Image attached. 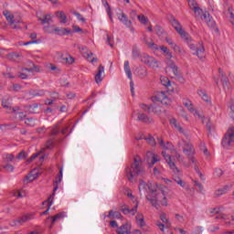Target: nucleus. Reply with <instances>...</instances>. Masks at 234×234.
<instances>
[{"label": "nucleus", "mask_w": 234, "mask_h": 234, "mask_svg": "<svg viewBox=\"0 0 234 234\" xmlns=\"http://www.w3.org/2000/svg\"><path fill=\"white\" fill-rule=\"evenodd\" d=\"M139 193L140 195H145L146 193H150L146 196V198L147 201L150 202V204L153 206V207H155V209H158L160 207V204L165 206V207H167L168 206L165 192H158L156 185L153 183H146L145 181H144V179H140Z\"/></svg>", "instance_id": "f257e3e1"}, {"label": "nucleus", "mask_w": 234, "mask_h": 234, "mask_svg": "<svg viewBox=\"0 0 234 234\" xmlns=\"http://www.w3.org/2000/svg\"><path fill=\"white\" fill-rule=\"evenodd\" d=\"M177 145L178 147H182L183 153L186 154L188 162H190V164H193L196 173H197L201 180H204V175H202V172H200V169L198 168V165H197L198 164V161L197 160V158H195V146H193L191 142L185 139L180 140L177 143Z\"/></svg>", "instance_id": "f03ea898"}, {"label": "nucleus", "mask_w": 234, "mask_h": 234, "mask_svg": "<svg viewBox=\"0 0 234 234\" xmlns=\"http://www.w3.org/2000/svg\"><path fill=\"white\" fill-rule=\"evenodd\" d=\"M125 173L130 182H133V180H134V176L142 175V173H144V169H142V158L136 155L133 158V164L132 165V166L130 168L126 167Z\"/></svg>", "instance_id": "7ed1b4c3"}, {"label": "nucleus", "mask_w": 234, "mask_h": 234, "mask_svg": "<svg viewBox=\"0 0 234 234\" xmlns=\"http://www.w3.org/2000/svg\"><path fill=\"white\" fill-rule=\"evenodd\" d=\"M173 92V90H166L165 91H158L154 97H152V101L156 103H162V105H169L171 103V99H169V94Z\"/></svg>", "instance_id": "20e7f679"}, {"label": "nucleus", "mask_w": 234, "mask_h": 234, "mask_svg": "<svg viewBox=\"0 0 234 234\" xmlns=\"http://www.w3.org/2000/svg\"><path fill=\"white\" fill-rule=\"evenodd\" d=\"M172 27H173V28H175L176 32H177V34H179V36L182 37V39L186 41V43H189V41H191V36H189V33H187V32H186V30H184V28L182 27V25L180 24V22H178V20L174 18L172 20Z\"/></svg>", "instance_id": "39448f33"}, {"label": "nucleus", "mask_w": 234, "mask_h": 234, "mask_svg": "<svg viewBox=\"0 0 234 234\" xmlns=\"http://www.w3.org/2000/svg\"><path fill=\"white\" fill-rule=\"evenodd\" d=\"M234 144V127H230L222 139L221 145L224 149H229Z\"/></svg>", "instance_id": "423d86ee"}, {"label": "nucleus", "mask_w": 234, "mask_h": 234, "mask_svg": "<svg viewBox=\"0 0 234 234\" xmlns=\"http://www.w3.org/2000/svg\"><path fill=\"white\" fill-rule=\"evenodd\" d=\"M140 59L142 63L147 65V67H150V69H158V67H160V62L149 55H141Z\"/></svg>", "instance_id": "0eeeda50"}, {"label": "nucleus", "mask_w": 234, "mask_h": 234, "mask_svg": "<svg viewBox=\"0 0 234 234\" xmlns=\"http://www.w3.org/2000/svg\"><path fill=\"white\" fill-rule=\"evenodd\" d=\"M190 50L195 51L193 53L194 56H197L199 59H204L206 58V48L202 43H198L197 45L190 44L189 45Z\"/></svg>", "instance_id": "6e6552de"}, {"label": "nucleus", "mask_w": 234, "mask_h": 234, "mask_svg": "<svg viewBox=\"0 0 234 234\" xmlns=\"http://www.w3.org/2000/svg\"><path fill=\"white\" fill-rule=\"evenodd\" d=\"M160 220H157L155 222V225L157 226V228H159L160 231H162V233H164V231H165V228L169 229L171 228V222L169 221V218H167V215L164 212H162L159 215ZM163 222V223H162Z\"/></svg>", "instance_id": "1a4fd4ad"}, {"label": "nucleus", "mask_w": 234, "mask_h": 234, "mask_svg": "<svg viewBox=\"0 0 234 234\" xmlns=\"http://www.w3.org/2000/svg\"><path fill=\"white\" fill-rule=\"evenodd\" d=\"M162 154L165 160V162L167 163V165H169L170 169H172V171L174 173H176V175H179L180 174V170L178 169V167H176V165L175 164V162H173V160L171 159V155L167 154V153L165 151L162 152Z\"/></svg>", "instance_id": "9d476101"}, {"label": "nucleus", "mask_w": 234, "mask_h": 234, "mask_svg": "<svg viewBox=\"0 0 234 234\" xmlns=\"http://www.w3.org/2000/svg\"><path fill=\"white\" fill-rule=\"evenodd\" d=\"M183 105H185V107H186V109L189 111V112L194 114V116H197V118H202V115H200V113H198V111L195 110V108L193 107V102H191V101H189L187 99H184Z\"/></svg>", "instance_id": "9b49d317"}, {"label": "nucleus", "mask_w": 234, "mask_h": 234, "mask_svg": "<svg viewBox=\"0 0 234 234\" xmlns=\"http://www.w3.org/2000/svg\"><path fill=\"white\" fill-rule=\"evenodd\" d=\"M61 180H63V167L59 168V173L55 177V180L53 182V193H56L57 189H59V184H61Z\"/></svg>", "instance_id": "f8f14e48"}, {"label": "nucleus", "mask_w": 234, "mask_h": 234, "mask_svg": "<svg viewBox=\"0 0 234 234\" xmlns=\"http://www.w3.org/2000/svg\"><path fill=\"white\" fill-rule=\"evenodd\" d=\"M146 162L149 165V167H153V165L158 162V155L153 152L146 153Z\"/></svg>", "instance_id": "ddd939ff"}, {"label": "nucleus", "mask_w": 234, "mask_h": 234, "mask_svg": "<svg viewBox=\"0 0 234 234\" xmlns=\"http://www.w3.org/2000/svg\"><path fill=\"white\" fill-rule=\"evenodd\" d=\"M65 217H67V213L65 212L58 213L53 217H48V220H51V225L49 226V229H52V228H54V224H56L58 220H61V218H65Z\"/></svg>", "instance_id": "4468645a"}, {"label": "nucleus", "mask_w": 234, "mask_h": 234, "mask_svg": "<svg viewBox=\"0 0 234 234\" xmlns=\"http://www.w3.org/2000/svg\"><path fill=\"white\" fill-rule=\"evenodd\" d=\"M218 74L219 78H221V83L222 87L224 89H229V80H228V77H226V73H224V70L222 69H218Z\"/></svg>", "instance_id": "2eb2a0df"}, {"label": "nucleus", "mask_w": 234, "mask_h": 234, "mask_svg": "<svg viewBox=\"0 0 234 234\" xmlns=\"http://www.w3.org/2000/svg\"><path fill=\"white\" fill-rule=\"evenodd\" d=\"M121 211L123 213V215H136V212L138 211V203H136L135 207L132 209H130L129 207L123 205L121 207Z\"/></svg>", "instance_id": "dca6fc26"}, {"label": "nucleus", "mask_w": 234, "mask_h": 234, "mask_svg": "<svg viewBox=\"0 0 234 234\" xmlns=\"http://www.w3.org/2000/svg\"><path fill=\"white\" fill-rule=\"evenodd\" d=\"M137 120L143 123H146L147 125L154 122V120H153L152 117L147 116L145 113H139Z\"/></svg>", "instance_id": "f3484780"}, {"label": "nucleus", "mask_w": 234, "mask_h": 234, "mask_svg": "<svg viewBox=\"0 0 234 234\" xmlns=\"http://www.w3.org/2000/svg\"><path fill=\"white\" fill-rule=\"evenodd\" d=\"M118 19L119 21H121V23H122V25H124L125 27H128V28H131V25H133V22L129 20L125 13L118 14Z\"/></svg>", "instance_id": "a211bd4d"}, {"label": "nucleus", "mask_w": 234, "mask_h": 234, "mask_svg": "<svg viewBox=\"0 0 234 234\" xmlns=\"http://www.w3.org/2000/svg\"><path fill=\"white\" fill-rule=\"evenodd\" d=\"M201 19L207 23V27H215V20L211 17L209 13L206 12L201 16Z\"/></svg>", "instance_id": "6ab92c4d"}, {"label": "nucleus", "mask_w": 234, "mask_h": 234, "mask_svg": "<svg viewBox=\"0 0 234 234\" xmlns=\"http://www.w3.org/2000/svg\"><path fill=\"white\" fill-rule=\"evenodd\" d=\"M54 197H56V193H52V195L49 196L47 201L43 202V206L46 204L48 205V209L41 213V215H48V211L50 209V206L54 204Z\"/></svg>", "instance_id": "aec40b11"}, {"label": "nucleus", "mask_w": 234, "mask_h": 234, "mask_svg": "<svg viewBox=\"0 0 234 234\" xmlns=\"http://www.w3.org/2000/svg\"><path fill=\"white\" fill-rule=\"evenodd\" d=\"M105 72V68L103 65H100L98 68V73L95 75V81L96 83H101L103 81V78H101V74Z\"/></svg>", "instance_id": "412c9836"}, {"label": "nucleus", "mask_w": 234, "mask_h": 234, "mask_svg": "<svg viewBox=\"0 0 234 234\" xmlns=\"http://www.w3.org/2000/svg\"><path fill=\"white\" fill-rule=\"evenodd\" d=\"M28 220H34V214L24 215L18 218L19 226H23L25 222H28Z\"/></svg>", "instance_id": "4be33fe9"}, {"label": "nucleus", "mask_w": 234, "mask_h": 234, "mask_svg": "<svg viewBox=\"0 0 234 234\" xmlns=\"http://www.w3.org/2000/svg\"><path fill=\"white\" fill-rule=\"evenodd\" d=\"M135 221L137 226H139V228H144L145 227V218H144V214H137L135 216Z\"/></svg>", "instance_id": "5701e85b"}, {"label": "nucleus", "mask_w": 234, "mask_h": 234, "mask_svg": "<svg viewBox=\"0 0 234 234\" xmlns=\"http://www.w3.org/2000/svg\"><path fill=\"white\" fill-rule=\"evenodd\" d=\"M105 218H110L111 220H113V218L120 219L122 218V213H120L119 211L110 210Z\"/></svg>", "instance_id": "b1692460"}, {"label": "nucleus", "mask_w": 234, "mask_h": 234, "mask_svg": "<svg viewBox=\"0 0 234 234\" xmlns=\"http://www.w3.org/2000/svg\"><path fill=\"white\" fill-rule=\"evenodd\" d=\"M12 112H14V114H16L19 120H25V118H27V114L21 112L19 107L12 108Z\"/></svg>", "instance_id": "393cba45"}, {"label": "nucleus", "mask_w": 234, "mask_h": 234, "mask_svg": "<svg viewBox=\"0 0 234 234\" xmlns=\"http://www.w3.org/2000/svg\"><path fill=\"white\" fill-rule=\"evenodd\" d=\"M102 5L104 6V8H106V12H107V15L110 18V21L112 23H113V20H112V11L111 10V5H109V2H107V0H102Z\"/></svg>", "instance_id": "a878e982"}, {"label": "nucleus", "mask_w": 234, "mask_h": 234, "mask_svg": "<svg viewBox=\"0 0 234 234\" xmlns=\"http://www.w3.org/2000/svg\"><path fill=\"white\" fill-rule=\"evenodd\" d=\"M197 94L201 97L203 101H206L207 103L211 102V98H209V95H207V93H206V90H198Z\"/></svg>", "instance_id": "bb28decb"}, {"label": "nucleus", "mask_w": 234, "mask_h": 234, "mask_svg": "<svg viewBox=\"0 0 234 234\" xmlns=\"http://www.w3.org/2000/svg\"><path fill=\"white\" fill-rule=\"evenodd\" d=\"M129 233H131V229H129L128 224H123L117 229V234H129Z\"/></svg>", "instance_id": "cd10ccee"}, {"label": "nucleus", "mask_w": 234, "mask_h": 234, "mask_svg": "<svg viewBox=\"0 0 234 234\" xmlns=\"http://www.w3.org/2000/svg\"><path fill=\"white\" fill-rule=\"evenodd\" d=\"M124 71L129 80H133V72L131 71V66L129 65V60L124 61Z\"/></svg>", "instance_id": "c85d7f7f"}, {"label": "nucleus", "mask_w": 234, "mask_h": 234, "mask_svg": "<svg viewBox=\"0 0 234 234\" xmlns=\"http://www.w3.org/2000/svg\"><path fill=\"white\" fill-rule=\"evenodd\" d=\"M41 25H50L52 23V16L50 15H46L43 17H38Z\"/></svg>", "instance_id": "c756f323"}, {"label": "nucleus", "mask_w": 234, "mask_h": 234, "mask_svg": "<svg viewBox=\"0 0 234 234\" xmlns=\"http://www.w3.org/2000/svg\"><path fill=\"white\" fill-rule=\"evenodd\" d=\"M3 15L5 16L7 23H9V25H14V15H12V13H10V11L5 10L3 12Z\"/></svg>", "instance_id": "7c9ffc66"}, {"label": "nucleus", "mask_w": 234, "mask_h": 234, "mask_svg": "<svg viewBox=\"0 0 234 234\" xmlns=\"http://www.w3.org/2000/svg\"><path fill=\"white\" fill-rule=\"evenodd\" d=\"M37 96H45V90H39L38 92H35V91H29L27 93V98L29 100H31V98H36Z\"/></svg>", "instance_id": "2f4dec72"}, {"label": "nucleus", "mask_w": 234, "mask_h": 234, "mask_svg": "<svg viewBox=\"0 0 234 234\" xmlns=\"http://www.w3.org/2000/svg\"><path fill=\"white\" fill-rule=\"evenodd\" d=\"M57 17H58V19H60V23H67V16L65 15V13L63 11H58L56 13Z\"/></svg>", "instance_id": "473e14b6"}, {"label": "nucleus", "mask_w": 234, "mask_h": 234, "mask_svg": "<svg viewBox=\"0 0 234 234\" xmlns=\"http://www.w3.org/2000/svg\"><path fill=\"white\" fill-rule=\"evenodd\" d=\"M160 81L164 87H171V80H169V78L161 76Z\"/></svg>", "instance_id": "72a5a7b5"}, {"label": "nucleus", "mask_w": 234, "mask_h": 234, "mask_svg": "<svg viewBox=\"0 0 234 234\" xmlns=\"http://www.w3.org/2000/svg\"><path fill=\"white\" fill-rule=\"evenodd\" d=\"M163 109L160 105L154 104L152 105L151 112H154V114H162Z\"/></svg>", "instance_id": "f704fd0d"}, {"label": "nucleus", "mask_w": 234, "mask_h": 234, "mask_svg": "<svg viewBox=\"0 0 234 234\" xmlns=\"http://www.w3.org/2000/svg\"><path fill=\"white\" fill-rule=\"evenodd\" d=\"M162 50V52H164V54H165V56H167V58H173V54L171 53V51L169 50V48H167V47L165 46H161L158 48V50Z\"/></svg>", "instance_id": "c9c22d12"}, {"label": "nucleus", "mask_w": 234, "mask_h": 234, "mask_svg": "<svg viewBox=\"0 0 234 234\" xmlns=\"http://www.w3.org/2000/svg\"><path fill=\"white\" fill-rule=\"evenodd\" d=\"M170 47H171L172 50L177 52V54L184 53V49H182V48H180V46L176 45V43H175V42Z\"/></svg>", "instance_id": "e433bc0d"}, {"label": "nucleus", "mask_w": 234, "mask_h": 234, "mask_svg": "<svg viewBox=\"0 0 234 234\" xmlns=\"http://www.w3.org/2000/svg\"><path fill=\"white\" fill-rule=\"evenodd\" d=\"M25 123L27 125V127H36V119L27 118L26 119Z\"/></svg>", "instance_id": "4c0bfd02"}, {"label": "nucleus", "mask_w": 234, "mask_h": 234, "mask_svg": "<svg viewBox=\"0 0 234 234\" xmlns=\"http://www.w3.org/2000/svg\"><path fill=\"white\" fill-rule=\"evenodd\" d=\"M168 67L172 69V72L175 76H178V67H176V64H175V62H170L168 64Z\"/></svg>", "instance_id": "58836bf2"}, {"label": "nucleus", "mask_w": 234, "mask_h": 234, "mask_svg": "<svg viewBox=\"0 0 234 234\" xmlns=\"http://www.w3.org/2000/svg\"><path fill=\"white\" fill-rule=\"evenodd\" d=\"M147 69L146 68H140L138 69V77L139 78H145L147 76Z\"/></svg>", "instance_id": "ea45409f"}, {"label": "nucleus", "mask_w": 234, "mask_h": 234, "mask_svg": "<svg viewBox=\"0 0 234 234\" xmlns=\"http://www.w3.org/2000/svg\"><path fill=\"white\" fill-rule=\"evenodd\" d=\"M154 30H155V34H156V36H158V37H162V36H164V28H162V27L155 26Z\"/></svg>", "instance_id": "a19ab883"}, {"label": "nucleus", "mask_w": 234, "mask_h": 234, "mask_svg": "<svg viewBox=\"0 0 234 234\" xmlns=\"http://www.w3.org/2000/svg\"><path fill=\"white\" fill-rule=\"evenodd\" d=\"M192 10H193L196 17H200L202 16V14H203L202 9H200V7H198V5L194 7Z\"/></svg>", "instance_id": "79ce46f5"}, {"label": "nucleus", "mask_w": 234, "mask_h": 234, "mask_svg": "<svg viewBox=\"0 0 234 234\" xmlns=\"http://www.w3.org/2000/svg\"><path fill=\"white\" fill-rule=\"evenodd\" d=\"M54 147V139H49L46 142L44 149H52Z\"/></svg>", "instance_id": "37998d69"}, {"label": "nucleus", "mask_w": 234, "mask_h": 234, "mask_svg": "<svg viewBox=\"0 0 234 234\" xmlns=\"http://www.w3.org/2000/svg\"><path fill=\"white\" fill-rule=\"evenodd\" d=\"M226 188H219L218 190L215 191L214 195L215 197H222V195H226Z\"/></svg>", "instance_id": "c03bdc74"}, {"label": "nucleus", "mask_w": 234, "mask_h": 234, "mask_svg": "<svg viewBox=\"0 0 234 234\" xmlns=\"http://www.w3.org/2000/svg\"><path fill=\"white\" fill-rule=\"evenodd\" d=\"M2 106H3L5 109H10V110H12V107H10V99H7V100L3 99V101H2Z\"/></svg>", "instance_id": "a18cd8bd"}, {"label": "nucleus", "mask_w": 234, "mask_h": 234, "mask_svg": "<svg viewBox=\"0 0 234 234\" xmlns=\"http://www.w3.org/2000/svg\"><path fill=\"white\" fill-rule=\"evenodd\" d=\"M224 175V171H222V169L220 168H217L215 171H214V176L216 178H220V176H222Z\"/></svg>", "instance_id": "49530a36"}, {"label": "nucleus", "mask_w": 234, "mask_h": 234, "mask_svg": "<svg viewBox=\"0 0 234 234\" xmlns=\"http://www.w3.org/2000/svg\"><path fill=\"white\" fill-rule=\"evenodd\" d=\"M174 181L176 182L177 185L180 186L181 187H186V182L184 180H182V178L176 177V178H174Z\"/></svg>", "instance_id": "de8ad7c7"}, {"label": "nucleus", "mask_w": 234, "mask_h": 234, "mask_svg": "<svg viewBox=\"0 0 234 234\" xmlns=\"http://www.w3.org/2000/svg\"><path fill=\"white\" fill-rule=\"evenodd\" d=\"M146 142L152 145V146H154L156 145V142L154 141V137L149 135L148 137L145 138Z\"/></svg>", "instance_id": "09e8293b"}, {"label": "nucleus", "mask_w": 234, "mask_h": 234, "mask_svg": "<svg viewBox=\"0 0 234 234\" xmlns=\"http://www.w3.org/2000/svg\"><path fill=\"white\" fill-rule=\"evenodd\" d=\"M41 154V152H37L36 154H33L28 159H27V163L30 164L31 162H34V160H36V158H37V156H39Z\"/></svg>", "instance_id": "8fccbe9b"}, {"label": "nucleus", "mask_w": 234, "mask_h": 234, "mask_svg": "<svg viewBox=\"0 0 234 234\" xmlns=\"http://www.w3.org/2000/svg\"><path fill=\"white\" fill-rule=\"evenodd\" d=\"M22 70H26L27 72H34L36 70L37 72H39V69H37V66L33 65V68H23Z\"/></svg>", "instance_id": "3c124183"}, {"label": "nucleus", "mask_w": 234, "mask_h": 234, "mask_svg": "<svg viewBox=\"0 0 234 234\" xmlns=\"http://www.w3.org/2000/svg\"><path fill=\"white\" fill-rule=\"evenodd\" d=\"M140 107H141V109H143V111H144L145 112H149V113H151V111L153 108L152 105L147 106L146 104H141Z\"/></svg>", "instance_id": "603ef678"}, {"label": "nucleus", "mask_w": 234, "mask_h": 234, "mask_svg": "<svg viewBox=\"0 0 234 234\" xmlns=\"http://www.w3.org/2000/svg\"><path fill=\"white\" fill-rule=\"evenodd\" d=\"M138 17V20L140 21V23H142V25H147V17H145V16L144 15H140L137 16Z\"/></svg>", "instance_id": "864d4df0"}, {"label": "nucleus", "mask_w": 234, "mask_h": 234, "mask_svg": "<svg viewBox=\"0 0 234 234\" xmlns=\"http://www.w3.org/2000/svg\"><path fill=\"white\" fill-rule=\"evenodd\" d=\"M145 45H147L149 48H154V50H158V46H156L154 42H153V40H150V42L146 41Z\"/></svg>", "instance_id": "5fc2aeb1"}, {"label": "nucleus", "mask_w": 234, "mask_h": 234, "mask_svg": "<svg viewBox=\"0 0 234 234\" xmlns=\"http://www.w3.org/2000/svg\"><path fill=\"white\" fill-rule=\"evenodd\" d=\"M187 3H188V6H189V8H191V10H193L194 8L198 6V5L197 4V1H195V0H187Z\"/></svg>", "instance_id": "6e6d98bb"}, {"label": "nucleus", "mask_w": 234, "mask_h": 234, "mask_svg": "<svg viewBox=\"0 0 234 234\" xmlns=\"http://www.w3.org/2000/svg\"><path fill=\"white\" fill-rule=\"evenodd\" d=\"M27 180H28V182H34V180H36V178H37V174L33 175L32 173H30L28 176H27Z\"/></svg>", "instance_id": "4d7b16f0"}, {"label": "nucleus", "mask_w": 234, "mask_h": 234, "mask_svg": "<svg viewBox=\"0 0 234 234\" xmlns=\"http://www.w3.org/2000/svg\"><path fill=\"white\" fill-rule=\"evenodd\" d=\"M73 15H75L77 19H79L81 23H85L86 19H85V17H83V16H81V14H80L78 12H74Z\"/></svg>", "instance_id": "13d9d810"}, {"label": "nucleus", "mask_w": 234, "mask_h": 234, "mask_svg": "<svg viewBox=\"0 0 234 234\" xmlns=\"http://www.w3.org/2000/svg\"><path fill=\"white\" fill-rule=\"evenodd\" d=\"M165 149L168 150V151H175V146L173 145V144L167 142L166 144H165Z\"/></svg>", "instance_id": "bf43d9fd"}, {"label": "nucleus", "mask_w": 234, "mask_h": 234, "mask_svg": "<svg viewBox=\"0 0 234 234\" xmlns=\"http://www.w3.org/2000/svg\"><path fill=\"white\" fill-rule=\"evenodd\" d=\"M59 83L60 87H70V84L66 79H60Z\"/></svg>", "instance_id": "052dcab7"}, {"label": "nucleus", "mask_w": 234, "mask_h": 234, "mask_svg": "<svg viewBox=\"0 0 234 234\" xmlns=\"http://www.w3.org/2000/svg\"><path fill=\"white\" fill-rule=\"evenodd\" d=\"M64 60H66V63L68 65H72V63H74V61H75L74 58L71 56H68V57L64 58Z\"/></svg>", "instance_id": "680f3d73"}, {"label": "nucleus", "mask_w": 234, "mask_h": 234, "mask_svg": "<svg viewBox=\"0 0 234 234\" xmlns=\"http://www.w3.org/2000/svg\"><path fill=\"white\" fill-rule=\"evenodd\" d=\"M16 158H17L18 160H25V158H27V152L21 151V152L17 154Z\"/></svg>", "instance_id": "e2e57ef3"}, {"label": "nucleus", "mask_w": 234, "mask_h": 234, "mask_svg": "<svg viewBox=\"0 0 234 234\" xmlns=\"http://www.w3.org/2000/svg\"><path fill=\"white\" fill-rule=\"evenodd\" d=\"M176 219L177 220V222H179V224H184L185 222V218L184 216L180 215V214H176Z\"/></svg>", "instance_id": "0e129e2a"}, {"label": "nucleus", "mask_w": 234, "mask_h": 234, "mask_svg": "<svg viewBox=\"0 0 234 234\" xmlns=\"http://www.w3.org/2000/svg\"><path fill=\"white\" fill-rule=\"evenodd\" d=\"M208 211H209V215H218V213H220V208L214 207V208H210Z\"/></svg>", "instance_id": "69168bd1"}, {"label": "nucleus", "mask_w": 234, "mask_h": 234, "mask_svg": "<svg viewBox=\"0 0 234 234\" xmlns=\"http://www.w3.org/2000/svg\"><path fill=\"white\" fill-rule=\"evenodd\" d=\"M4 169L6 170L8 173H13L14 165L7 164V165H4Z\"/></svg>", "instance_id": "338daca9"}, {"label": "nucleus", "mask_w": 234, "mask_h": 234, "mask_svg": "<svg viewBox=\"0 0 234 234\" xmlns=\"http://www.w3.org/2000/svg\"><path fill=\"white\" fill-rule=\"evenodd\" d=\"M39 107V104L35 103L33 105H29V112L34 113L36 112V109Z\"/></svg>", "instance_id": "774afa93"}]
</instances>
